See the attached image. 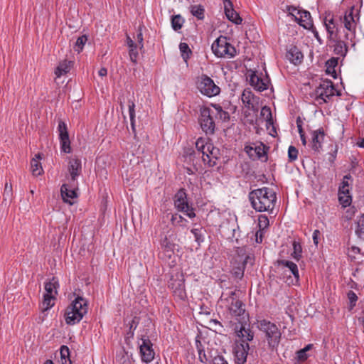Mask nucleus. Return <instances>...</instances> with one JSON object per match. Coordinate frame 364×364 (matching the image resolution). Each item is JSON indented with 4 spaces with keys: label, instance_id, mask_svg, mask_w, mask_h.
Returning a JSON list of instances; mask_svg holds the SVG:
<instances>
[{
    "label": "nucleus",
    "instance_id": "5701e85b",
    "mask_svg": "<svg viewBox=\"0 0 364 364\" xmlns=\"http://www.w3.org/2000/svg\"><path fill=\"white\" fill-rule=\"evenodd\" d=\"M277 264L282 266L283 268H287L288 272L291 273L295 279V283H298L299 281V273L296 264L291 261L279 259L277 260Z\"/></svg>",
    "mask_w": 364,
    "mask_h": 364
},
{
    "label": "nucleus",
    "instance_id": "774afa93",
    "mask_svg": "<svg viewBox=\"0 0 364 364\" xmlns=\"http://www.w3.org/2000/svg\"><path fill=\"white\" fill-rule=\"evenodd\" d=\"M213 364H228L222 355L215 356L213 360Z\"/></svg>",
    "mask_w": 364,
    "mask_h": 364
},
{
    "label": "nucleus",
    "instance_id": "9b49d317",
    "mask_svg": "<svg viewBox=\"0 0 364 364\" xmlns=\"http://www.w3.org/2000/svg\"><path fill=\"white\" fill-rule=\"evenodd\" d=\"M353 188L352 183H347V182H341L338 189V201L343 208L350 206L353 201V196L351 190Z\"/></svg>",
    "mask_w": 364,
    "mask_h": 364
},
{
    "label": "nucleus",
    "instance_id": "c85d7f7f",
    "mask_svg": "<svg viewBox=\"0 0 364 364\" xmlns=\"http://www.w3.org/2000/svg\"><path fill=\"white\" fill-rule=\"evenodd\" d=\"M41 159V154H37L35 155V158L31 161V168L33 176H38L43 173V168L40 162Z\"/></svg>",
    "mask_w": 364,
    "mask_h": 364
},
{
    "label": "nucleus",
    "instance_id": "4be33fe9",
    "mask_svg": "<svg viewBox=\"0 0 364 364\" xmlns=\"http://www.w3.org/2000/svg\"><path fill=\"white\" fill-rule=\"evenodd\" d=\"M287 58L291 63L297 65L301 63L304 55L296 46H291L287 50Z\"/></svg>",
    "mask_w": 364,
    "mask_h": 364
},
{
    "label": "nucleus",
    "instance_id": "49530a36",
    "mask_svg": "<svg viewBox=\"0 0 364 364\" xmlns=\"http://www.w3.org/2000/svg\"><path fill=\"white\" fill-rule=\"evenodd\" d=\"M196 349H197L200 361L204 362V360L206 361L207 358H206V355L205 353L204 347H203L202 343L198 339L196 340Z\"/></svg>",
    "mask_w": 364,
    "mask_h": 364
},
{
    "label": "nucleus",
    "instance_id": "cd10ccee",
    "mask_svg": "<svg viewBox=\"0 0 364 364\" xmlns=\"http://www.w3.org/2000/svg\"><path fill=\"white\" fill-rule=\"evenodd\" d=\"M229 310L230 314L235 316H240L243 315L245 311L244 309V304L240 300L231 301L229 306Z\"/></svg>",
    "mask_w": 364,
    "mask_h": 364
},
{
    "label": "nucleus",
    "instance_id": "0e129e2a",
    "mask_svg": "<svg viewBox=\"0 0 364 364\" xmlns=\"http://www.w3.org/2000/svg\"><path fill=\"white\" fill-rule=\"evenodd\" d=\"M128 107H129V118L133 119V117H135V104L133 101L129 100L128 101Z\"/></svg>",
    "mask_w": 364,
    "mask_h": 364
},
{
    "label": "nucleus",
    "instance_id": "393cba45",
    "mask_svg": "<svg viewBox=\"0 0 364 364\" xmlns=\"http://www.w3.org/2000/svg\"><path fill=\"white\" fill-rule=\"evenodd\" d=\"M235 333L237 336L241 338L239 343H248V341L253 340L254 333L252 331L242 324H241L239 330L237 327L235 328Z\"/></svg>",
    "mask_w": 364,
    "mask_h": 364
},
{
    "label": "nucleus",
    "instance_id": "37998d69",
    "mask_svg": "<svg viewBox=\"0 0 364 364\" xmlns=\"http://www.w3.org/2000/svg\"><path fill=\"white\" fill-rule=\"evenodd\" d=\"M179 49L183 59L186 62L192 53L188 45L186 43H180Z\"/></svg>",
    "mask_w": 364,
    "mask_h": 364
},
{
    "label": "nucleus",
    "instance_id": "69168bd1",
    "mask_svg": "<svg viewBox=\"0 0 364 364\" xmlns=\"http://www.w3.org/2000/svg\"><path fill=\"white\" fill-rule=\"evenodd\" d=\"M296 358L299 361L303 362L308 358V355L304 350L301 349L296 352Z\"/></svg>",
    "mask_w": 364,
    "mask_h": 364
},
{
    "label": "nucleus",
    "instance_id": "de8ad7c7",
    "mask_svg": "<svg viewBox=\"0 0 364 364\" xmlns=\"http://www.w3.org/2000/svg\"><path fill=\"white\" fill-rule=\"evenodd\" d=\"M171 222L173 225H179L183 226L184 225V223H186L187 220L183 218L181 215H178V213L172 214Z\"/></svg>",
    "mask_w": 364,
    "mask_h": 364
},
{
    "label": "nucleus",
    "instance_id": "f257e3e1",
    "mask_svg": "<svg viewBox=\"0 0 364 364\" xmlns=\"http://www.w3.org/2000/svg\"><path fill=\"white\" fill-rule=\"evenodd\" d=\"M248 198L252 208L257 212L272 213L277 201L275 192L267 187L250 191Z\"/></svg>",
    "mask_w": 364,
    "mask_h": 364
},
{
    "label": "nucleus",
    "instance_id": "58836bf2",
    "mask_svg": "<svg viewBox=\"0 0 364 364\" xmlns=\"http://www.w3.org/2000/svg\"><path fill=\"white\" fill-rule=\"evenodd\" d=\"M355 233L360 240L364 241V214H362L358 218Z\"/></svg>",
    "mask_w": 364,
    "mask_h": 364
},
{
    "label": "nucleus",
    "instance_id": "f3484780",
    "mask_svg": "<svg viewBox=\"0 0 364 364\" xmlns=\"http://www.w3.org/2000/svg\"><path fill=\"white\" fill-rule=\"evenodd\" d=\"M250 350L248 343H235L234 348L235 360L236 364H245Z\"/></svg>",
    "mask_w": 364,
    "mask_h": 364
},
{
    "label": "nucleus",
    "instance_id": "412c9836",
    "mask_svg": "<svg viewBox=\"0 0 364 364\" xmlns=\"http://www.w3.org/2000/svg\"><path fill=\"white\" fill-rule=\"evenodd\" d=\"M68 171L70 175V181L73 182L77 181V178L80 175L82 171L81 161L79 159H71L69 161Z\"/></svg>",
    "mask_w": 364,
    "mask_h": 364
},
{
    "label": "nucleus",
    "instance_id": "ddd939ff",
    "mask_svg": "<svg viewBox=\"0 0 364 364\" xmlns=\"http://www.w3.org/2000/svg\"><path fill=\"white\" fill-rule=\"evenodd\" d=\"M77 181L73 182V181H69L68 183H64L62 185L60 188V193L65 203L70 205H73L74 203L72 200L77 197Z\"/></svg>",
    "mask_w": 364,
    "mask_h": 364
},
{
    "label": "nucleus",
    "instance_id": "4d7b16f0",
    "mask_svg": "<svg viewBox=\"0 0 364 364\" xmlns=\"http://www.w3.org/2000/svg\"><path fill=\"white\" fill-rule=\"evenodd\" d=\"M161 245L167 252L173 251V244L170 242V240L167 238L166 236H165L163 239L161 240Z\"/></svg>",
    "mask_w": 364,
    "mask_h": 364
},
{
    "label": "nucleus",
    "instance_id": "a211bd4d",
    "mask_svg": "<svg viewBox=\"0 0 364 364\" xmlns=\"http://www.w3.org/2000/svg\"><path fill=\"white\" fill-rule=\"evenodd\" d=\"M223 6L228 19L237 25L240 24L242 19L234 9L232 1L231 0H223Z\"/></svg>",
    "mask_w": 364,
    "mask_h": 364
},
{
    "label": "nucleus",
    "instance_id": "79ce46f5",
    "mask_svg": "<svg viewBox=\"0 0 364 364\" xmlns=\"http://www.w3.org/2000/svg\"><path fill=\"white\" fill-rule=\"evenodd\" d=\"M323 23L325 26H331V25H341L342 24V18L339 17L338 18H334L333 15L330 13L326 14L324 18Z\"/></svg>",
    "mask_w": 364,
    "mask_h": 364
},
{
    "label": "nucleus",
    "instance_id": "dca6fc26",
    "mask_svg": "<svg viewBox=\"0 0 364 364\" xmlns=\"http://www.w3.org/2000/svg\"><path fill=\"white\" fill-rule=\"evenodd\" d=\"M354 7H351L350 9L346 12L343 18H342V23L344 24L345 28L352 33L350 35L348 33L345 34V38L346 40L352 39L353 36H354L355 28L356 25V21L355 19V16L353 15Z\"/></svg>",
    "mask_w": 364,
    "mask_h": 364
},
{
    "label": "nucleus",
    "instance_id": "7ed1b4c3",
    "mask_svg": "<svg viewBox=\"0 0 364 364\" xmlns=\"http://www.w3.org/2000/svg\"><path fill=\"white\" fill-rule=\"evenodd\" d=\"M259 329L264 333L268 348L277 351L282 338V333L277 326L269 321L263 319L259 321Z\"/></svg>",
    "mask_w": 364,
    "mask_h": 364
},
{
    "label": "nucleus",
    "instance_id": "a878e982",
    "mask_svg": "<svg viewBox=\"0 0 364 364\" xmlns=\"http://www.w3.org/2000/svg\"><path fill=\"white\" fill-rule=\"evenodd\" d=\"M331 41L335 43L333 52L335 54L345 57L348 52V46L341 38L337 37L336 39H331Z\"/></svg>",
    "mask_w": 364,
    "mask_h": 364
},
{
    "label": "nucleus",
    "instance_id": "c756f323",
    "mask_svg": "<svg viewBox=\"0 0 364 364\" xmlns=\"http://www.w3.org/2000/svg\"><path fill=\"white\" fill-rule=\"evenodd\" d=\"M338 65V58H331L328 60L326 63V73L328 75H331L334 79L337 78V74L336 72V67Z\"/></svg>",
    "mask_w": 364,
    "mask_h": 364
},
{
    "label": "nucleus",
    "instance_id": "052dcab7",
    "mask_svg": "<svg viewBox=\"0 0 364 364\" xmlns=\"http://www.w3.org/2000/svg\"><path fill=\"white\" fill-rule=\"evenodd\" d=\"M203 162L208 164L209 167H213L217 164V160L215 158H209L208 156H202Z\"/></svg>",
    "mask_w": 364,
    "mask_h": 364
},
{
    "label": "nucleus",
    "instance_id": "1a4fd4ad",
    "mask_svg": "<svg viewBox=\"0 0 364 364\" xmlns=\"http://www.w3.org/2000/svg\"><path fill=\"white\" fill-rule=\"evenodd\" d=\"M335 87L331 80L323 81L316 90V100L320 103L328 102L334 96Z\"/></svg>",
    "mask_w": 364,
    "mask_h": 364
},
{
    "label": "nucleus",
    "instance_id": "2f4dec72",
    "mask_svg": "<svg viewBox=\"0 0 364 364\" xmlns=\"http://www.w3.org/2000/svg\"><path fill=\"white\" fill-rule=\"evenodd\" d=\"M191 14L198 20H203L205 18V9L202 5H191L189 7Z\"/></svg>",
    "mask_w": 364,
    "mask_h": 364
},
{
    "label": "nucleus",
    "instance_id": "6ab92c4d",
    "mask_svg": "<svg viewBox=\"0 0 364 364\" xmlns=\"http://www.w3.org/2000/svg\"><path fill=\"white\" fill-rule=\"evenodd\" d=\"M325 132L323 128L314 130L311 132V147L316 152H320L322 149V144L324 141Z\"/></svg>",
    "mask_w": 364,
    "mask_h": 364
},
{
    "label": "nucleus",
    "instance_id": "680f3d73",
    "mask_svg": "<svg viewBox=\"0 0 364 364\" xmlns=\"http://www.w3.org/2000/svg\"><path fill=\"white\" fill-rule=\"evenodd\" d=\"M211 148V153L210 154H205V156H208L209 158H215V159H218L220 157V149L215 146H208Z\"/></svg>",
    "mask_w": 364,
    "mask_h": 364
},
{
    "label": "nucleus",
    "instance_id": "bb28decb",
    "mask_svg": "<svg viewBox=\"0 0 364 364\" xmlns=\"http://www.w3.org/2000/svg\"><path fill=\"white\" fill-rule=\"evenodd\" d=\"M73 61L68 60H64L62 62H60L55 70V75H56V77H60L62 75L69 73L71 68L73 67Z\"/></svg>",
    "mask_w": 364,
    "mask_h": 364
},
{
    "label": "nucleus",
    "instance_id": "f704fd0d",
    "mask_svg": "<svg viewBox=\"0 0 364 364\" xmlns=\"http://www.w3.org/2000/svg\"><path fill=\"white\" fill-rule=\"evenodd\" d=\"M185 19L180 14L173 15L171 16V26L175 31L180 30L182 28Z\"/></svg>",
    "mask_w": 364,
    "mask_h": 364
},
{
    "label": "nucleus",
    "instance_id": "ea45409f",
    "mask_svg": "<svg viewBox=\"0 0 364 364\" xmlns=\"http://www.w3.org/2000/svg\"><path fill=\"white\" fill-rule=\"evenodd\" d=\"M60 353L63 364H71L70 349L67 346H62L60 347Z\"/></svg>",
    "mask_w": 364,
    "mask_h": 364
},
{
    "label": "nucleus",
    "instance_id": "bf43d9fd",
    "mask_svg": "<svg viewBox=\"0 0 364 364\" xmlns=\"http://www.w3.org/2000/svg\"><path fill=\"white\" fill-rule=\"evenodd\" d=\"M138 47L129 48V54L130 57V60L132 62L136 63L137 62V58L139 56V53L136 50Z\"/></svg>",
    "mask_w": 364,
    "mask_h": 364
},
{
    "label": "nucleus",
    "instance_id": "5fc2aeb1",
    "mask_svg": "<svg viewBox=\"0 0 364 364\" xmlns=\"http://www.w3.org/2000/svg\"><path fill=\"white\" fill-rule=\"evenodd\" d=\"M60 149L62 151L65 153H70L71 147H70V138L67 139H60Z\"/></svg>",
    "mask_w": 364,
    "mask_h": 364
},
{
    "label": "nucleus",
    "instance_id": "e2e57ef3",
    "mask_svg": "<svg viewBox=\"0 0 364 364\" xmlns=\"http://www.w3.org/2000/svg\"><path fill=\"white\" fill-rule=\"evenodd\" d=\"M210 324L213 325V326L215 328V331H219L220 333H222L223 326L220 321H218L216 319H211L210 321Z\"/></svg>",
    "mask_w": 364,
    "mask_h": 364
},
{
    "label": "nucleus",
    "instance_id": "a19ab883",
    "mask_svg": "<svg viewBox=\"0 0 364 364\" xmlns=\"http://www.w3.org/2000/svg\"><path fill=\"white\" fill-rule=\"evenodd\" d=\"M58 131L59 132L60 140L69 139L67 124L62 120L58 122Z\"/></svg>",
    "mask_w": 364,
    "mask_h": 364
},
{
    "label": "nucleus",
    "instance_id": "13d9d810",
    "mask_svg": "<svg viewBox=\"0 0 364 364\" xmlns=\"http://www.w3.org/2000/svg\"><path fill=\"white\" fill-rule=\"evenodd\" d=\"M136 41H137V47H139V50L141 52H144V38L143 34L141 29H139L137 35H136Z\"/></svg>",
    "mask_w": 364,
    "mask_h": 364
},
{
    "label": "nucleus",
    "instance_id": "39448f33",
    "mask_svg": "<svg viewBox=\"0 0 364 364\" xmlns=\"http://www.w3.org/2000/svg\"><path fill=\"white\" fill-rule=\"evenodd\" d=\"M213 110L205 106L200 108L198 122L201 129L206 135H212L215 133V123L213 117Z\"/></svg>",
    "mask_w": 364,
    "mask_h": 364
},
{
    "label": "nucleus",
    "instance_id": "864d4df0",
    "mask_svg": "<svg viewBox=\"0 0 364 364\" xmlns=\"http://www.w3.org/2000/svg\"><path fill=\"white\" fill-rule=\"evenodd\" d=\"M13 196V191H12V185L11 183L9 184L8 183H6L5 184V188L4 191V200H11Z\"/></svg>",
    "mask_w": 364,
    "mask_h": 364
},
{
    "label": "nucleus",
    "instance_id": "c9c22d12",
    "mask_svg": "<svg viewBox=\"0 0 364 364\" xmlns=\"http://www.w3.org/2000/svg\"><path fill=\"white\" fill-rule=\"evenodd\" d=\"M139 323V318L135 316L131 321H129L127 323L129 326V331L127 333V338H133L134 335V331L138 326Z\"/></svg>",
    "mask_w": 364,
    "mask_h": 364
},
{
    "label": "nucleus",
    "instance_id": "473e14b6",
    "mask_svg": "<svg viewBox=\"0 0 364 364\" xmlns=\"http://www.w3.org/2000/svg\"><path fill=\"white\" fill-rule=\"evenodd\" d=\"M293 252L291 256L296 261H299L302 257V247L299 240H294L292 242Z\"/></svg>",
    "mask_w": 364,
    "mask_h": 364
},
{
    "label": "nucleus",
    "instance_id": "0eeeda50",
    "mask_svg": "<svg viewBox=\"0 0 364 364\" xmlns=\"http://www.w3.org/2000/svg\"><path fill=\"white\" fill-rule=\"evenodd\" d=\"M197 87L203 95L208 97L216 96L220 92V88L215 84L210 77L205 74L201 75L199 77L197 82Z\"/></svg>",
    "mask_w": 364,
    "mask_h": 364
},
{
    "label": "nucleus",
    "instance_id": "338daca9",
    "mask_svg": "<svg viewBox=\"0 0 364 364\" xmlns=\"http://www.w3.org/2000/svg\"><path fill=\"white\" fill-rule=\"evenodd\" d=\"M237 256H236L234 259V261H235V262H237V261L240 260V257H242V258H245V256H247L248 255H246L245 253V248L243 247H239L237 248Z\"/></svg>",
    "mask_w": 364,
    "mask_h": 364
},
{
    "label": "nucleus",
    "instance_id": "a18cd8bd",
    "mask_svg": "<svg viewBox=\"0 0 364 364\" xmlns=\"http://www.w3.org/2000/svg\"><path fill=\"white\" fill-rule=\"evenodd\" d=\"M87 41V38L85 35H82L78 37L73 47L75 51L77 52L78 53H80L82 50L83 47L85 45Z\"/></svg>",
    "mask_w": 364,
    "mask_h": 364
},
{
    "label": "nucleus",
    "instance_id": "8fccbe9b",
    "mask_svg": "<svg viewBox=\"0 0 364 364\" xmlns=\"http://www.w3.org/2000/svg\"><path fill=\"white\" fill-rule=\"evenodd\" d=\"M269 225V218L265 215H260L258 218L259 230H264Z\"/></svg>",
    "mask_w": 364,
    "mask_h": 364
},
{
    "label": "nucleus",
    "instance_id": "e433bc0d",
    "mask_svg": "<svg viewBox=\"0 0 364 364\" xmlns=\"http://www.w3.org/2000/svg\"><path fill=\"white\" fill-rule=\"evenodd\" d=\"M55 299V296H49V294L43 295V300L41 304V309L43 311H46L53 306L54 302L53 301Z\"/></svg>",
    "mask_w": 364,
    "mask_h": 364
},
{
    "label": "nucleus",
    "instance_id": "3c124183",
    "mask_svg": "<svg viewBox=\"0 0 364 364\" xmlns=\"http://www.w3.org/2000/svg\"><path fill=\"white\" fill-rule=\"evenodd\" d=\"M348 299L349 300V310L351 311L356 305L358 301V296L353 291H349L347 294Z\"/></svg>",
    "mask_w": 364,
    "mask_h": 364
},
{
    "label": "nucleus",
    "instance_id": "b1692460",
    "mask_svg": "<svg viewBox=\"0 0 364 364\" xmlns=\"http://www.w3.org/2000/svg\"><path fill=\"white\" fill-rule=\"evenodd\" d=\"M257 97L252 92L250 89H245L242 92L241 100L245 107L249 109L256 110L257 108L255 105V101Z\"/></svg>",
    "mask_w": 364,
    "mask_h": 364
},
{
    "label": "nucleus",
    "instance_id": "4468645a",
    "mask_svg": "<svg viewBox=\"0 0 364 364\" xmlns=\"http://www.w3.org/2000/svg\"><path fill=\"white\" fill-rule=\"evenodd\" d=\"M253 257L251 255L245 256V258L240 257V260L237 262L234 261V264L231 270V273L235 279L241 280L244 277L245 269L248 263L253 265Z\"/></svg>",
    "mask_w": 364,
    "mask_h": 364
},
{
    "label": "nucleus",
    "instance_id": "603ef678",
    "mask_svg": "<svg viewBox=\"0 0 364 364\" xmlns=\"http://www.w3.org/2000/svg\"><path fill=\"white\" fill-rule=\"evenodd\" d=\"M205 146H206V141H205V139L200 137L197 139V141L196 142V147L198 151H199L202 154V156H205V154H207V151H205Z\"/></svg>",
    "mask_w": 364,
    "mask_h": 364
},
{
    "label": "nucleus",
    "instance_id": "f03ea898",
    "mask_svg": "<svg viewBox=\"0 0 364 364\" xmlns=\"http://www.w3.org/2000/svg\"><path fill=\"white\" fill-rule=\"evenodd\" d=\"M87 312V301L77 296L66 309L65 316L66 323L74 325L79 323Z\"/></svg>",
    "mask_w": 364,
    "mask_h": 364
},
{
    "label": "nucleus",
    "instance_id": "09e8293b",
    "mask_svg": "<svg viewBox=\"0 0 364 364\" xmlns=\"http://www.w3.org/2000/svg\"><path fill=\"white\" fill-rule=\"evenodd\" d=\"M299 151L294 146H289L288 149V160L289 162H294L298 159Z\"/></svg>",
    "mask_w": 364,
    "mask_h": 364
},
{
    "label": "nucleus",
    "instance_id": "9d476101",
    "mask_svg": "<svg viewBox=\"0 0 364 364\" xmlns=\"http://www.w3.org/2000/svg\"><path fill=\"white\" fill-rule=\"evenodd\" d=\"M247 76L250 85L257 91L262 92L268 89L270 79L267 73L264 75L262 73L259 75L255 71H250Z\"/></svg>",
    "mask_w": 364,
    "mask_h": 364
},
{
    "label": "nucleus",
    "instance_id": "6e6d98bb",
    "mask_svg": "<svg viewBox=\"0 0 364 364\" xmlns=\"http://www.w3.org/2000/svg\"><path fill=\"white\" fill-rule=\"evenodd\" d=\"M260 114L267 120V122H272V112L269 107H262L261 109Z\"/></svg>",
    "mask_w": 364,
    "mask_h": 364
},
{
    "label": "nucleus",
    "instance_id": "7c9ffc66",
    "mask_svg": "<svg viewBox=\"0 0 364 364\" xmlns=\"http://www.w3.org/2000/svg\"><path fill=\"white\" fill-rule=\"evenodd\" d=\"M191 232L194 235L195 241L198 245H200V244L205 240L206 230L203 227H199L193 228Z\"/></svg>",
    "mask_w": 364,
    "mask_h": 364
},
{
    "label": "nucleus",
    "instance_id": "aec40b11",
    "mask_svg": "<svg viewBox=\"0 0 364 364\" xmlns=\"http://www.w3.org/2000/svg\"><path fill=\"white\" fill-rule=\"evenodd\" d=\"M296 14L297 16H294V20L301 26L306 29H309L313 26V21L310 12L305 10H299Z\"/></svg>",
    "mask_w": 364,
    "mask_h": 364
},
{
    "label": "nucleus",
    "instance_id": "2eb2a0df",
    "mask_svg": "<svg viewBox=\"0 0 364 364\" xmlns=\"http://www.w3.org/2000/svg\"><path fill=\"white\" fill-rule=\"evenodd\" d=\"M269 147L266 146L264 144L261 143L259 145L252 147L251 146H246L245 150L248 155L253 158L266 161L267 160V151Z\"/></svg>",
    "mask_w": 364,
    "mask_h": 364
},
{
    "label": "nucleus",
    "instance_id": "423d86ee",
    "mask_svg": "<svg viewBox=\"0 0 364 364\" xmlns=\"http://www.w3.org/2000/svg\"><path fill=\"white\" fill-rule=\"evenodd\" d=\"M174 206L180 212H183L188 218L196 217L194 208L189 205L187 198V194L185 189L181 188L174 196Z\"/></svg>",
    "mask_w": 364,
    "mask_h": 364
},
{
    "label": "nucleus",
    "instance_id": "4c0bfd02",
    "mask_svg": "<svg viewBox=\"0 0 364 364\" xmlns=\"http://www.w3.org/2000/svg\"><path fill=\"white\" fill-rule=\"evenodd\" d=\"M340 25H331L325 26L326 31L328 33V38L331 39H336L337 37H339L338 31H339Z\"/></svg>",
    "mask_w": 364,
    "mask_h": 364
},
{
    "label": "nucleus",
    "instance_id": "72a5a7b5",
    "mask_svg": "<svg viewBox=\"0 0 364 364\" xmlns=\"http://www.w3.org/2000/svg\"><path fill=\"white\" fill-rule=\"evenodd\" d=\"M58 287V281L55 277H53L52 279L48 282L45 283V290L46 293L45 294H49V296H53V293L57 294V287Z\"/></svg>",
    "mask_w": 364,
    "mask_h": 364
},
{
    "label": "nucleus",
    "instance_id": "c03bdc74",
    "mask_svg": "<svg viewBox=\"0 0 364 364\" xmlns=\"http://www.w3.org/2000/svg\"><path fill=\"white\" fill-rule=\"evenodd\" d=\"M212 106L215 108L216 111V114L219 117V118L224 121H228L230 119V114L228 112L223 109L222 107L219 105H212Z\"/></svg>",
    "mask_w": 364,
    "mask_h": 364
},
{
    "label": "nucleus",
    "instance_id": "6e6552de",
    "mask_svg": "<svg viewBox=\"0 0 364 364\" xmlns=\"http://www.w3.org/2000/svg\"><path fill=\"white\" fill-rule=\"evenodd\" d=\"M184 282L185 279L182 274L171 276L168 282V287L172 290L173 296L181 301H184L187 297Z\"/></svg>",
    "mask_w": 364,
    "mask_h": 364
},
{
    "label": "nucleus",
    "instance_id": "f8f14e48",
    "mask_svg": "<svg viewBox=\"0 0 364 364\" xmlns=\"http://www.w3.org/2000/svg\"><path fill=\"white\" fill-rule=\"evenodd\" d=\"M141 341V343L139 345L141 360L146 363H150L154 359L155 356L153 344L146 336H142Z\"/></svg>",
    "mask_w": 364,
    "mask_h": 364
},
{
    "label": "nucleus",
    "instance_id": "20e7f679",
    "mask_svg": "<svg viewBox=\"0 0 364 364\" xmlns=\"http://www.w3.org/2000/svg\"><path fill=\"white\" fill-rule=\"evenodd\" d=\"M211 49L218 58H231L235 56L236 49L226 37L220 36L212 44Z\"/></svg>",
    "mask_w": 364,
    "mask_h": 364
}]
</instances>
